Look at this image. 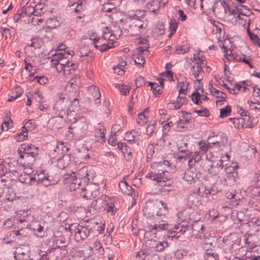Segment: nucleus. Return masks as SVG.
I'll return each mask as SVG.
<instances>
[{"label":"nucleus","instance_id":"2","mask_svg":"<svg viewBox=\"0 0 260 260\" xmlns=\"http://www.w3.org/2000/svg\"><path fill=\"white\" fill-rule=\"evenodd\" d=\"M76 102L77 104H78V100L77 98L74 99L71 102L66 94L58 93L55 96L53 109L57 112H58L59 115L62 116L67 113L70 106L71 104H75Z\"/></svg>","mask_w":260,"mask_h":260},{"label":"nucleus","instance_id":"40","mask_svg":"<svg viewBox=\"0 0 260 260\" xmlns=\"http://www.w3.org/2000/svg\"><path fill=\"white\" fill-rule=\"evenodd\" d=\"M59 21L56 18H49L46 22V26L49 28H54L59 25Z\"/></svg>","mask_w":260,"mask_h":260},{"label":"nucleus","instance_id":"50","mask_svg":"<svg viewBox=\"0 0 260 260\" xmlns=\"http://www.w3.org/2000/svg\"><path fill=\"white\" fill-rule=\"evenodd\" d=\"M235 59H236L237 61H242L245 63L246 64H248L251 69L253 68V66L250 63V59L247 58V57L244 55H243L242 56H236Z\"/></svg>","mask_w":260,"mask_h":260},{"label":"nucleus","instance_id":"21","mask_svg":"<svg viewBox=\"0 0 260 260\" xmlns=\"http://www.w3.org/2000/svg\"><path fill=\"white\" fill-rule=\"evenodd\" d=\"M88 92L90 93L91 95V97H89V99L94 100L96 104L100 103V102H98V100L101 96V93L98 87L94 85L89 86L88 87Z\"/></svg>","mask_w":260,"mask_h":260},{"label":"nucleus","instance_id":"19","mask_svg":"<svg viewBox=\"0 0 260 260\" xmlns=\"http://www.w3.org/2000/svg\"><path fill=\"white\" fill-rule=\"evenodd\" d=\"M217 165H219V167H220L221 168V171H222L223 172L225 173L226 175H227L228 178H229L230 179H234L233 174L238 168L237 165H236L234 166H227L224 168V169L223 170V160L222 159L220 160L219 163H218Z\"/></svg>","mask_w":260,"mask_h":260},{"label":"nucleus","instance_id":"12","mask_svg":"<svg viewBox=\"0 0 260 260\" xmlns=\"http://www.w3.org/2000/svg\"><path fill=\"white\" fill-rule=\"evenodd\" d=\"M118 185L123 193L131 196L133 200H135V198L137 197V193L135 192V190L133 189L132 186H129L125 181L122 180L120 181Z\"/></svg>","mask_w":260,"mask_h":260},{"label":"nucleus","instance_id":"8","mask_svg":"<svg viewBox=\"0 0 260 260\" xmlns=\"http://www.w3.org/2000/svg\"><path fill=\"white\" fill-rule=\"evenodd\" d=\"M13 172H16V167L10 160L0 162V178Z\"/></svg>","mask_w":260,"mask_h":260},{"label":"nucleus","instance_id":"3","mask_svg":"<svg viewBox=\"0 0 260 260\" xmlns=\"http://www.w3.org/2000/svg\"><path fill=\"white\" fill-rule=\"evenodd\" d=\"M69 228L71 233H74L75 240L78 242L86 239L91 230V227L87 222L71 224Z\"/></svg>","mask_w":260,"mask_h":260},{"label":"nucleus","instance_id":"61","mask_svg":"<svg viewBox=\"0 0 260 260\" xmlns=\"http://www.w3.org/2000/svg\"><path fill=\"white\" fill-rule=\"evenodd\" d=\"M204 258L206 260H216L217 255L212 251L205 253Z\"/></svg>","mask_w":260,"mask_h":260},{"label":"nucleus","instance_id":"11","mask_svg":"<svg viewBox=\"0 0 260 260\" xmlns=\"http://www.w3.org/2000/svg\"><path fill=\"white\" fill-rule=\"evenodd\" d=\"M80 194L85 199H91L96 198L99 194V191L93 186L86 185L85 187L82 188Z\"/></svg>","mask_w":260,"mask_h":260},{"label":"nucleus","instance_id":"25","mask_svg":"<svg viewBox=\"0 0 260 260\" xmlns=\"http://www.w3.org/2000/svg\"><path fill=\"white\" fill-rule=\"evenodd\" d=\"M18 153L21 159L24 160V163L29 165H32L35 161V158L37 156H32L31 154L21 152V150H18Z\"/></svg>","mask_w":260,"mask_h":260},{"label":"nucleus","instance_id":"26","mask_svg":"<svg viewBox=\"0 0 260 260\" xmlns=\"http://www.w3.org/2000/svg\"><path fill=\"white\" fill-rule=\"evenodd\" d=\"M197 177V173L191 170H187L184 173L183 179L186 182L191 183L195 182Z\"/></svg>","mask_w":260,"mask_h":260},{"label":"nucleus","instance_id":"23","mask_svg":"<svg viewBox=\"0 0 260 260\" xmlns=\"http://www.w3.org/2000/svg\"><path fill=\"white\" fill-rule=\"evenodd\" d=\"M34 179L36 180L38 183H41L46 187L55 184L56 183V181H49V178H47V175L44 174L37 175V176L35 177Z\"/></svg>","mask_w":260,"mask_h":260},{"label":"nucleus","instance_id":"53","mask_svg":"<svg viewBox=\"0 0 260 260\" xmlns=\"http://www.w3.org/2000/svg\"><path fill=\"white\" fill-rule=\"evenodd\" d=\"M247 32L250 39L255 44H259V39L257 35L254 34L250 31L249 27L247 28Z\"/></svg>","mask_w":260,"mask_h":260},{"label":"nucleus","instance_id":"39","mask_svg":"<svg viewBox=\"0 0 260 260\" xmlns=\"http://www.w3.org/2000/svg\"><path fill=\"white\" fill-rule=\"evenodd\" d=\"M148 86H150L151 90L154 94H160L162 93L161 87L156 83L148 82Z\"/></svg>","mask_w":260,"mask_h":260},{"label":"nucleus","instance_id":"46","mask_svg":"<svg viewBox=\"0 0 260 260\" xmlns=\"http://www.w3.org/2000/svg\"><path fill=\"white\" fill-rule=\"evenodd\" d=\"M231 112V106L227 105L223 108H221L220 110V118H224L230 115Z\"/></svg>","mask_w":260,"mask_h":260},{"label":"nucleus","instance_id":"45","mask_svg":"<svg viewBox=\"0 0 260 260\" xmlns=\"http://www.w3.org/2000/svg\"><path fill=\"white\" fill-rule=\"evenodd\" d=\"M116 87L118 89L121 94L127 95L128 94L131 87L129 86L124 85L123 84H117Z\"/></svg>","mask_w":260,"mask_h":260},{"label":"nucleus","instance_id":"38","mask_svg":"<svg viewBox=\"0 0 260 260\" xmlns=\"http://www.w3.org/2000/svg\"><path fill=\"white\" fill-rule=\"evenodd\" d=\"M238 11V17H240V15H249L251 13L250 10L246 7L243 5L237 6Z\"/></svg>","mask_w":260,"mask_h":260},{"label":"nucleus","instance_id":"17","mask_svg":"<svg viewBox=\"0 0 260 260\" xmlns=\"http://www.w3.org/2000/svg\"><path fill=\"white\" fill-rule=\"evenodd\" d=\"M226 7H228V4L223 0V2H220L219 4H217L214 7L213 12L219 17H224L227 13Z\"/></svg>","mask_w":260,"mask_h":260},{"label":"nucleus","instance_id":"9","mask_svg":"<svg viewBox=\"0 0 260 260\" xmlns=\"http://www.w3.org/2000/svg\"><path fill=\"white\" fill-rule=\"evenodd\" d=\"M202 63H203V60L199 58V60L194 62L190 67L191 73L197 78L198 82H200L203 78L204 71L202 69Z\"/></svg>","mask_w":260,"mask_h":260},{"label":"nucleus","instance_id":"63","mask_svg":"<svg viewBox=\"0 0 260 260\" xmlns=\"http://www.w3.org/2000/svg\"><path fill=\"white\" fill-rule=\"evenodd\" d=\"M24 14V8H21L18 10L17 12L14 15L13 19L15 22H17L21 18Z\"/></svg>","mask_w":260,"mask_h":260},{"label":"nucleus","instance_id":"6","mask_svg":"<svg viewBox=\"0 0 260 260\" xmlns=\"http://www.w3.org/2000/svg\"><path fill=\"white\" fill-rule=\"evenodd\" d=\"M81 181L78 179L75 173L70 175H66L64 177V184L66 187L71 191H74L78 188L81 184Z\"/></svg>","mask_w":260,"mask_h":260},{"label":"nucleus","instance_id":"59","mask_svg":"<svg viewBox=\"0 0 260 260\" xmlns=\"http://www.w3.org/2000/svg\"><path fill=\"white\" fill-rule=\"evenodd\" d=\"M189 48L183 46H179L176 48L175 52L178 54H183L189 52Z\"/></svg>","mask_w":260,"mask_h":260},{"label":"nucleus","instance_id":"60","mask_svg":"<svg viewBox=\"0 0 260 260\" xmlns=\"http://www.w3.org/2000/svg\"><path fill=\"white\" fill-rule=\"evenodd\" d=\"M201 159V157L198 156L196 158H190L189 160L188 161V166L189 168V170H191V169L195 166L196 164L199 162L200 159Z\"/></svg>","mask_w":260,"mask_h":260},{"label":"nucleus","instance_id":"64","mask_svg":"<svg viewBox=\"0 0 260 260\" xmlns=\"http://www.w3.org/2000/svg\"><path fill=\"white\" fill-rule=\"evenodd\" d=\"M247 103L251 109L258 111L260 112V102L258 103H256L252 101H248Z\"/></svg>","mask_w":260,"mask_h":260},{"label":"nucleus","instance_id":"1","mask_svg":"<svg viewBox=\"0 0 260 260\" xmlns=\"http://www.w3.org/2000/svg\"><path fill=\"white\" fill-rule=\"evenodd\" d=\"M170 163L168 160L161 162H154L151 165V171L147 174L145 177L152 181H159L160 179L168 180V176L166 173L168 171L166 170V167H169Z\"/></svg>","mask_w":260,"mask_h":260},{"label":"nucleus","instance_id":"5","mask_svg":"<svg viewBox=\"0 0 260 260\" xmlns=\"http://www.w3.org/2000/svg\"><path fill=\"white\" fill-rule=\"evenodd\" d=\"M88 123L85 120H80L77 121L75 126H69V132L73 135L82 137L84 136L88 131Z\"/></svg>","mask_w":260,"mask_h":260},{"label":"nucleus","instance_id":"54","mask_svg":"<svg viewBox=\"0 0 260 260\" xmlns=\"http://www.w3.org/2000/svg\"><path fill=\"white\" fill-rule=\"evenodd\" d=\"M115 6L110 2L104 4L102 7V10L105 12H111L113 10H115Z\"/></svg>","mask_w":260,"mask_h":260},{"label":"nucleus","instance_id":"47","mask_svg":"<svg viewBox=\"0 0 260 260\" xmlns=\"http://www.w3.org/2000/svg\"><path fill=\"white\" fill-rule=\"evenodd\" d=\"M156 184H158L159 186L164 188L166 187H171L172 186V182L169 181V177L168 176V180L167 179H160L158 181H154Z\"/></svg>","mask_w":260,"mask_h":260},{"label":"nucleus","instance_id":"29","mask_svg":"<svg viewBox=\"0 0 260 260\" xmlns=\"http://www.w3.org/2000/svg\"><path fill=\"white\" fill-rule=\"evenodd\" d=\"M189 83L186 80L178 81L177 87L179 88V94H186V91L188 89Z\"/></svg>","mask_w":260,"mask_h":260},{"label":"nucleus","instance_id":"32","mask_svg":"<svg viewBox=\"0 0 260 260\" xmlns=\"http://www.w3.org/2000/svg\"><path fill=\"white\" fill-rule=\"evenodd\" d=\"M161 3L158 1H152L147 4V8L149 10L155 13L156 11L160 9Z\"/></svg>","mask_w":260,"mask_h":260},{"label":"nucleus","instance_id":"55","mask_svg":"<svg viewBox=\"0 0 260 260\" xmlns=\"http://www.w3.org/2000/svg\"><path fill=\"white\" fill-rule=\"evenodd\" d=\"M85 5V3H83V1H81L76 4L75 7L72 8V9H74V12L77 13H80L84 10V6Z\"/></svg>","mask_w":260,"mask_h":260},{"label":"nucleus","instance_id":"27","mask_svg":"<svg viewBox=\"0 0 260 260\" xmlns=\"http://www.w3.org/2000/svg\"><path fill=\"white\" fill-rule=\"evenodd\" d=\"M76 175L78 179H80V181L81 179L84 180V181H85L86 179L88 181L89 180V178H88L89 174L88 172V168L86 166H84L78 170L76 173Z\"/></svg>","mask_w":260,"mask_h":260},{"label":"nucleus","instance_id":"28","mask_svg":"<svg viewBox=\"0 0 260 260\" xmlns=\"http://www.w3.org/2000/svg\"><path fill=\"white\" fill-rule=\"evenodd\" d=\"M252 182L254 183V185L255 186L256 189L258 190L255 191L254 193H252V194H254L255 196H258L260 193V190L258 188H260V173L256 172L253 174V176L252 178Z\"/></svg>","mask_w":260,"mask_h":260},{"label":"nucleus","instance_id":"35","mask_svg":"<svg viewBox=\"0 0 260 260\" xmlns=\"http://www.w3.org/2000/svg\"><path fill=\"white\" fill-rule=\"evenodd\" d=\"M114 42H109L108 43H105L101 45L96 44L94 46L96 49H99L101 52H103L114 47Z\"/></svg>","mask_w":260,"mask_h":260},{"label":"nucleus","instance_id":"42","mask_svg":"<svg viewBox=\"0 0 260 260\" xmlns=\"http://www.w3.org/2000/svg\"><path fill=\"white\" fill-rule=\"evenodd\" d=\"M109 202L105 200V203L104 204V208L106 209L107 211L109 213H114L116 211V208L114 203L108 199Z\"/></svg>","mask_w":260,"mask_h":260},{"label":"nucleus","instance_id":"14","mask_svg":"<svg viewBox=\"0 0 260 260\" xmlns=\"http://www.w3.org/2000/svg\"><path fill=\"white\" fill-rule=\"evenodd\" d=\"M105 131L106 129L104 126L101 123H98L95 129V137L96 141L102 143L105 142Z\"/></svg>","mask_w":260,"mask_h":260},{"label":"nucleus","instance_id":"10","mask_svg":"<svg viewBox=\"0 0 260 260\" xmlns=\"http://www.w3.org/2000/svg\"><path fill=\"white\" fill-rule=\"evenodd\" d=\"M188 219L190 221L194 222V223L192 224V229L194 231H197L200 233L201 231H203L204 229V226L203 224H201L199 221L200 219L199 214L197 211H192L189 214Z\"/></svg>","mask_w":260,"mask_h":260},{"label":"nucleus","instance_id":"58","mask_svg":"<svg viewBox=\"0 0 260 260\" xmlns=\"http://www.w3.org/2000/svg\"><path fill=\"white\" fill-rule=\"evenodd\" d=\"M74 64L73 63H71L69 64H67L66 66H64L63 70V74L66 76H68L72 74L71 71L74 70Z\"/></svg>","mask_w":260,"mask_h":260},{"label":"nucleus","instance_id":"33","mask_svg":"<svg viewBox=\"0 0 260 260\" xmlns=\"http://www.w3.org/2000/svg\"><path fill=\"white\" fill-rule=\"evenodd\" d=\"M28 245L27 244H20L16 248L15 254L18 256L24 255L28 251Z\"/></svg>","mask_w":260,"mask_h":260},{"label":"nucleus","instance_id":"57","mask_svg":"<svg viewBox=\"0 0 260 260\" xmlns=\"http://www.w3.org/2000/svg\"><path fill=\"white\" fill-rule=\"evenodd\" d=\"M191 100L197 105H200L202 103V101L200 99V94L197 91L192 93Z\"/></svg>","mask_w":260,"mask_h":260},{"label":"nucleus","instance_id":"18","mask_svg":"<svg viewBox=\"0 0 260 260\" xmlns=\"http://www.w3.org/2000/svg\"><path fill=\"white\" fill-rule=\"evenodd\" d=\"M55 159L57 160V167L61 170H63L67 167L71 162L70 156L69 154H65Z\"/></svg>","mask_w":260,"mask_h":260},{"label":"nucleus","instance_id":"56","mask_svg":"<svg viewBox=\"0 0 260 260\" xmlns=\"http://www.w3.org/2000/svg\"><path fill=\"white\" fill-rule=\"evenodd\" d=\"M249 15H240V17H238V14L235 16L236 21L242 25H245L248 19Z\"/></svg>","mask_w":260,"mask_h":260},{"label":"nucleus","instance_id":"30","mask_svg":"<svg viewBox=\"0 0 260 260\" xmlns=\"http://www.w3.org/2000/svg\"><path fill=\"white\" fill-rule=\"evenodd\" d=\"M152 257V255H150L147 250H140L136 255L137 260H151Z\"/></svg>","mask_w":260,"mask_h":260},{"label":"nucleus","instance_id":"44","mask_svg":"<svg viewBox=\"0 0 260 260\" xmlns=\"http://www.w3.org/2000/svg\"><path fill=\"white\" fill-rule=\"evenodd\" d=\"M28 133L26 131H22L19 133H18L14 137L15 140L17 142H21L27 138Z\"/></svg>","mask_w":260,"mask_h":260},{"label":"nucleus","instance_id":"34","mask_svg":"<svg viewBox=\"0 0 260 260\" xmlns=\"http://www.w3.org/2000/svg\"><path fill=\"white\" fill-rule=\"evenodd\" d=\"M179 24V21L174 18L172 19L169 22V30L170 34L168 37L171 38L173 34H174L176 31L177 28Z\"/></svg>","mask_w":260,"mask_h":260},{"label":"nucleus","instance_id":"7","mask_svg":"<svg viewBox=\"0 0 260 260\" xmlns=\"http://www.w3.org/2000/svg\"><path fill=\"white\" fill-rule=\"evenodd\" d=\"M69 149L70 148L67 144H65L62 142H58L53 150L50 152V157L52 159L60 157L68 152Z\"/></svg>","mask_w":260,"mask_h":260},{"label":"nucleus","instance_id":"49","mask_svg":"<svg viewBox=\"0 0 260 260\" xmlns=\"http://www.w3.org/2000/svg\"><path fill=\"white\" fill-rule=\"evenodd\" d=\"M198 145L200 149L204 151L207 152V150L211 147V143L209 142H206L205 141H200L198 142Z\"/></svg>","mask_w":260,"mask_h":260},{"label":"nucleus","instance_id":"51","mask_svg":"<svg viewBox=\"0 0 260 260\" xmlns=\"http://www.w3.org/2000/svg\"><path fill=\"white\" fill-rule=\"evenodd\" d=\"M137 123L140 125H144L147 122V118L144 114V113H141L138 115L137 119Z\"/></svg>","mask_w":260,"mask_h":260},{"label":"nucleus","instance_id":"52","mask_svg":"<svg viewBox=\"0 0 260 260\" xmlns=\"http://www.w3.org/2000/svg\"><path fill=\"white\" fill-rule=\"evenodd\" d=\"M178 150L181 152H185L187 151L188 143L184 140L180 141L178 144Z\"/></svg>","mask_w":260,"mask_h":260},{"label":"nucleus","instance_id":"41","mask_svg":"<svg viewBox=\"0 0 260 260\" xmlns=\"http://www.w3.org/2000/svg\"><path fill=\"white\" fill-rule=\"evenodd\" d=\"M148 44H145V46H142L138 47L136 48L135 54H139L141 55H146L148 53Z\"/></svg>","mask_w":260,"mask_h":260},{"label":"nucleus","instance_id":"36","mask_svg":"<svg viewBox=\"0 0 260 260\" xmlns=\"http://www.w3.org/2000/svg\"><path fill=\"white\" fill-rule=\"evenodd\" d=\"M132 58L134 59L135 64L139 67H142L145 63V59L143 55L139 54H133Z\"/></svg>","mask_w":260,"mask_h":260},{"label":"nucleus","instance_id":"4","mask_svg":"<svg viewBox=\"0 0 260 260\" xmlns=\"http://www.w3.org/2000/svg\"><path fill=\"white\" fill-rule=\"evenodd\" d=\"M145 209L158 216L165 215L168 212L167 204L162 201L155 200L153 202H147Z\"/></svg>","mask_w":260,"mask_h":260},{"label":"nucleus","instance_id":"16","mask_svg":"<svg viewBox=\"0 0 260 260\" xmlns=\"http://www.w3.org/2000/svg\"><path fill=\"white\" fill-rule=\"evenodd\" d=\"M181 95H178L176 101H172L168 103V107L170 110H177L180 109L183 105L187 103L186 98H181Z\"/></svg>","mask_w":260,"mask_h":260},{"label":"nucleus","instance_id":"31","mask_svg":"<svg viewBox=\"0 0 260 260\" xmlns=\"http://www.w3.org/2000/svg\"><path fill=\"white\" fill-rule=\"evenodd\" d=\"M242 111L240 113L241 115L242 116V118L241 120L242 121H247V122H251L250 120V117L249 116V113L248 111H245L243 109H241ZM231 120H233V123L235 124L236 122L240 123V119H232L230 118Z\"/></svg>","mask_w":260,"mask_h":260},{"label":"nucleus","instance_id":"24","mask_svg":"<svg viewBox=\"0 0 260 260\" xmlns=\"http://www.w3.org/2000/svg\"><path fill=\"white\" fill-rule=\"evenodd\" d=\"M23 93V89L20 86H16L13 88L10 93V98L8 99V102H12L18 97Z\"/></svg>","mask_w":260,"mask_h":260},{"label":"nucleus","instance_id":"37","mask_svg":"<svg viewBox=\"0 0 260 260\" xmlns=\"http://www.w3.org/2000/svg\"><path fill=\"white\" fill-rule=\"evenodd\" d=\"M26 46L31 47L36 49H39L41 46V41L38 38H34L27 42Z\"/></svg>","mask_w":260,"mask_h":260},{"label":"nucleus","instance_id":"15","mask_svg":"<svg viewBox=\"0 0 260 260\" xmlns=\"http://www.w3.org/2000/svg\"><path fill=\"white\" fill-rule=\"evenodd\" d=\"M18 150H21V152L24 153L31 154L32 156L38 155V148L31 144H22Z\"/></svg>","mask_w":260,"mask_h":260},{"label":"nucleus","instance_id":"13","mask_svg":"<svg viewBox=\"0 0 260 260\" xmlns=\"http://www.w3.org/2000/svg\"><path fill=\"white\" fill-rule=\"evenodd\" d=\"M168 226V224L164 221L161 220L160 222L159 221L155 220L154 224L148 223L146 228L147 229V232H153L155 234L157 232L167 229Z\"/></svg>","mask_w":260,"mask_h":260},{"label":"nucleus","instance_id":"20","mask_svg":"<svg viewBox=\"0 0 260 260\" xmlns=\"http://www.w3.org/2000/svg\"><path fill=\"white\" fill-rule=\"evenodd\" d=\"M45 223H42L36 222L31 225V229L34 231L35 234H37L38 236L43 237L45 236L44 232Z\"/></svg>","mask_w":260,"mask_h":260},{"label":"nucleus","instance_id":"62","mask_svg":"<svg viewBox=\"0 0 260 260\" xmlns=\"http://www.w3.org/2000/svg\"><path fill=\"white\" fill-rule=\"evenodd\" d=\"M146 83L147 82L145 81V79L141 76H138L135 79V84L137 88L143 86L145 85Z\"/></svg>","mask_w":260,"mask_h":260},{"label":"nucleus","instance_id":"22","mask_svg":"<svg viewBox=\"0 0 260 260\" xmlns=\"http://www.w3.org/2000/svg\"><path fill=\"white\" fill-rule=\"evenodd\" d=\"M106 197L103 198H98L94 200L90 204V208H93L96 212L99 211L101 209L104 208V204L105 203V199Z\"/></svg>","mask_w":260,"mask_h":260},{"label":"nucleus","instance_id":"48","mask_svg":"<svg viewBox=\"0 0 260 260\" xmlns=\"http://www.w3.org/2000/svg\"><path fill=\"white\" fill-rule=\"evenodd\" d=\"M22 8H24V14H25L26 16L30 17L32 15L33 13H36V10L37 8H35L33 6H23Z\"/></svg>","mask_w":260,"mask_h":260},{"label":"nucleus","instance_id":"43","mask_svg":"<svg viewBox=\"0 0 260 260\" xmlns=\"http://www.w3.org/2000/svg\"><path fill=\"white\" fill-rule=\"evenodd\" d=\"M63 51V52H62V51L57 52L56 53V54L54 55V56L53 57V59L51 60V61L53 62L54 60L62 59H69V57H68L67 56L66 50H64Z\"/></svg>","mask_w":260,"mask_h":260}]
</instances>
